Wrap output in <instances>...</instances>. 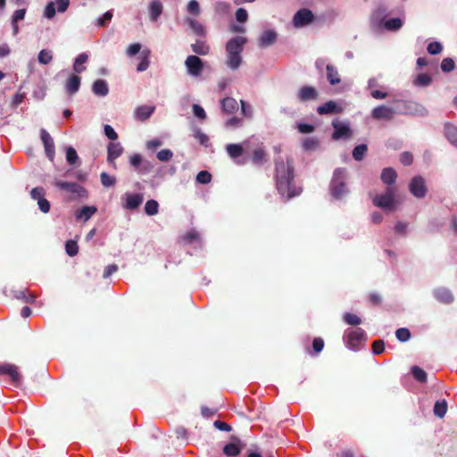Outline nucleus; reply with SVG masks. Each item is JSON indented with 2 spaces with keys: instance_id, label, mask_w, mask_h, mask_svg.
Wrapping results in <instances>:
<instances>
[{
  "instance_id": "nucleus-1",
  "label": "nucleus",
  "mask_w": 457,
  "mask_h": 457,
  "mask_svg": "<svg viewBox=\"0 0 457 457\" xmlns=\"http://www.w3.org/2000/svg\"><path fill=\"white\" fill-rule=\"evenodd\" d=\"M295 168L289 159L284 162L278 159L275 162V180L278 194L289 200L302 193V188L295 184Z\"/></svg>"
},
{
  "instance_id": "nucleus-2",
  "label": "nucleus",
  "mask_w": 457,
  "mask_h": 457,
  "mask_svg": "<svg viewBox=\"0 0 457 457\" xmlns=\"http://www.w3.org/2000/svg\"><path fill=\"white\" fill-rule=\"evenodd\" d=\"M347 170L345 168H337L334 170L332 179L329 185L330 194L333 198L340 200L348 194L346 186Z\"/></svg>"
},
{
  "instance_id": "nucleus-3",
  "label": "nucleus",
  "mask_w": 457,
  "mask_h": 457,
  "mask_svg": "<svg viewBox=\"0 0 457 457\" xmlns=\"http://www.w3.org/2000/svg\"><path fill=\"white\" fill-rule=\"evenodd\" d=\"M372 203L376 207L387 212L395 211L398 201L396 200V188L387 187L383 194L376 195L372 198Z\"/></svg>"
},
{
  "instance_id": "nucleus-4",
  "label": "nucleus",
  "mask_w": 457,
  "mask_h": 457,
  "mask_svg": "<svg viewBox=\"0 0 457 457\" xmlns=\"http://www.w3.org/2000/svg\"><path fill=\"white\" fill-rule=\"evenodd\" d=\"M54 185L60 189L69 193L71 195V200H75L80 197H86L87 195V190L82 186L76 182H65L59 180L56 181Z\"/></svg>"
},
{
  "instance_id": "nucleus-5",
  "label": "nucleus",
  "mask_w": 457,
  "mask_h": 457,
  "mask_svg": "<svg viewBox=\"0 0 457 457\" xmlns=\"http://www.w3.org/2000/svg\"><path fill=\"white\" fill-rule=\"evenodd\" d=\"M0 376L8 377L14 386L21 383V375L18 366L12 363H0Z\"/></svg>"
},
{
  "instance_id": "nucleus-6",
  "label": "nucleus",
  "mask_w": 457,
  "mask_h": 457,
  "mask_svg": "<svg viewBox=\"0 0 457 457\" xmlns=\"http://www.w3.org/2000/svg\"><path fill=\"white\" fill-rule=\"evenodd\" d=\"M313 20V12L307 8H302L295 13L292 22L295 28H303L311 24Z\"/></svg>"
},
{
  "instance_id": "nucleus-7",
  "label": "nucleus",
  "mask_w": 457,
  "mask_h": 457,
  "mask_svg": "<svg viewBox=\"0 0 457 457\" xmlns=\"http://www.w3.org/2000/svg\"><path fill=\"white\" fill-rule=\"evenodd\" d=\"M365 332L361 328L348 330L346 334V345L349 348L356 350L360 343L365 339Z\"/></svg>"
},
{
  "instance_id": "nucleus-8",
  "label": "nucleus",
  "mask_w": 457,
  "mask_h": 457,
  "mask_svg": "<svg viewBox=\"0 0 457 457\" xmlns=\"http://www.w3.org/2000/svg\"><path fill=\"white\" fill-rule=\"evenodd\" d=\"M410 192L417 198H423L427 194L425 180L420 176L414 177L409 184Z\"/></svg>"
},
{
  "instance_id": "nucleus-9",
  "label": "nucleus",
  "mask_w": 457,
  "mask_h": 457,
  "mask_svg": "<svg viewBox=\"0 0 457 457\" xmlns=\"http://www.w3.org/2000/svg\"><path fill=\"white\" fill-rule=\"evenodd\" d=\"M246 39L243 37H235L226 45V50L231 57H239Z\"/></svg>"
},
{
  "instance_id": "nucleus-10",
  "label": "nucleus",
  "mask_w": 457,
  "mask_h": 457,
  "mask_svg": "<svg viewBox=\"0 0 457 457\" xmlns=\"http://www.w3.org/2000/svg\"><path fill=\"white\" fill-rule=\"evenodd\" d=\"M388 15L387 10L384 6L378 7L370 17V23L373 29H381L382 24L386 21Z\"/></svg>"
},
{
  "instance_id": "nucleus-11",
  "label": "nucleus",
  "mask_w": 457,
  "mask_h": 457,
  "mask_svg": "<svg viewBox=\"0 0 457 457\" xmlns=\"http://www.w3.org/2000/svg\"><path fill=\"white\" fill-rule=\"evenodd\" d=\"M40 137L43 142L45 152L50 161H53L55 154L54 140L50 134L44 129L40 131Z\"/></svg>"
},
{
  "instance_id": "nucleus-12",
  "label": "nucleus",
  "mask_w": 457,
  "mask_h": 457,
  "mask_svg": "<svg viewBox=\"0 0 457 457\" xmlns=\"http://www.w3.org/2000/svg\"><path fill=\"white\" fill-rule=\"evenodd\" d=\"M334 132L332 134V138L335 140H338L343 137H351L352 130L348 124L341 123L339 121L332 122Z\"/></svg>"
},
{
  "instance_id": "nucleus-13",
  "label": "nucleus",
  "mask_w": 457,
  "mask_h": 457,
  "mask_svg": "<svg viewBox=\"0 0 457 457\" xmlns=\"http://www.w3.org/2000/svg\"><path fill=\"white\" fill-rule=\"evenodd\" d=\"M277 38L278 33L274 29H266L259 36L258 46L260 47H269L276 42Z\"/></svg>"
},
{
  "instance_id": "nucleus-14",
  "label": "nucleus",
  "mask_w": 457,
  "mask_h": 457,
  "mask_svg": "<svg viewBox=\"0 0 457 457\" xmlns=\"http://www.w3.org/2000/svg\"><path fill=\"white\" fill-rule=\"evenodd\" d=\"M395 112L393 108L386 105L377 106L372 110V117L376 120H391Z\"/></svg>"
},
{
  "instance_id": "nucleus-15",
  "label": "nucleus",
  "mask_w": 457,
  "mask_h": 457,
  "mask_svg": "<svg viewBox=\"0 0 457 457\" xmlns=\"http://www.w3.org/2000/svg\"><path fill=\"white\" fill-rule=\"evenodd\" d=\"M344 108L338 105L335 101H328L324 104L320 105L317 108V112L320 115L325 114H333V113H341L343 112Z\"/></svg>"
},
{
  "instance_id": "nucleus-16",
  "label": "nucleus",
  "mask_w": 457,
  "mask_h": 457,
  "mask_svg": "<svg viewBox=\"0 0 457 457\" xmlns=\"http://www.w3.org/2000/svg\"><path fill=\"white\" fill-rule=\"evenodd\" d=\"M433 295L438 302L445 304L453 303L454 299L453 293L445 287H438L435 289Z\"/></svg>"
},
{
  "instance_id": "nucleus-17",
  "label": "nucleus",
  "mask_w": 457,
  "mask_h": 457,
  "mask_svg": "<svg viewBox=\"0 0 457 457\" xmlns=\"http://www.w3.org/2000/svg\"><path fill=\"white\" fill-rule=\"evenodd\" d=\"M234 442L227 444L223 447V453L228 457H236L240 454L243 445L238 438H234Z\"/></svg>"
},
{
  "instance_id": "nucleus-18",
  "label": "nucleus",
  "mask_w": 457,
  "mask_h": 457,
  "mask_svg": "<svg viewBox=\"0 0 457 457\" xmlns=\"http://www.w3.org/2000/svg\"><path fill=\"white\" fill-rule=\"evenodd\" d=\"M297 97L302 102L314 100L318 97V92L313 87L304 86L299 89Z\"/></svg>"
},
{
  "instance_id": "nucleus-19",
  "label": "nucleus",
  "mask_w": 457,
  "mask_h": 457,
  "mask_svg": "<svg viewBox=\"0 0 457 457\" xmlns=\"http://www.w3.org/2000/svg\"><path fill=\"white\" fill-rule=\"evenodd\" d=\"M123 148L120 143H110L107 147V161L115 165L114 161L121 155Z\"/></svg>"
},
{
  "instance_id": "nucleus-20",
  "label": "nucleus",
  "mask_w": 457,
  "mask_h": 457,
  "mask_svg": "<svg viewBox=\"0 0 457 457\" xmlns=\"http://www.w3.org/2000/svg\"><path fill=\"white\" fill-rule=\"evenodd\" d=\"M186 67L189 74L198 76L204 69L202 59H186Z\"/></svg>"
},
{
  "instance_id": "nucleus-21",
  "label": "nucleus",
  "mask_w": 457,
  "mask_h": 457,
  "mask_svg": "<svg viewBox=\"0 0 457 457\" xmlns=\"http://www.w3.org/2000/svg\"><path fill=\"white\" fill-rule=\"evenodd\" d=\"M143 195L141 194H127L124 208L128 210H135L140 206L143 202Z\"/></svg>"
},
{
  "instance_id": "nucleus-22",
  "label": "nucleus",
  "mask_w": 457,
  "mask_h": 457,
  "mask_svg": "<svg viewBox=\"0 0 457 457\" xmlns=\"http://www.w3.org/2000/svg\"><path fill=\"white\" fill-rule=\"evenodd\" d=\"M163 10V5L160 0H153L148 5V12L152 21H156Z\"/></svg>"
},
{
  "instance_id": "nucleus-23",
  "label": "nucleus",
  "mask_w": 457,
  "mask_h": 457,
  "mask_svg": "<svg viewBox=\"0 0 457 457\" xmlns=\"http://www.w3.org/2000/svg\"><path fill=\"white\" fill-rule=\"evenodd\" d=\"M222 111L228 114H233L238 110V104L233 97H225L220 101Z\"/></svg>"
},
{
  "instance_id": "nucleus-24",
  "label": "nucleus",
  "mask_w": 457,
  "mask_h": 457,
  "mask_svg": "<svg viewBox=\"0 0 457 457\" xmlns=\"http://www.w3.org/2000/svg\"><path fill=\"white\" fill-rule=\"evenodd\" d=\"M444 133L449 142L457 146V127L446 122L444 125Z\"/></svg>"
},
{
  "instance_id": "nucleus-25",
  "label": "nucleus",
  "mask_w": 457,
  "mask_h": 457,
  "mask_svg": "<svg viewBox=\"0 0 457 457\" xmlns=\"http://www.w3.org/2000/svg\"><path fill=\"white\" fill-rule=\"evenodd\" d=\"M397 178V173L393 168H385L381 173V180L383 183L391 187L395 184Z\"/></svg>"
},
{
  "instance_id": "nucleus-26",
  "label": "nucleus",
  "mask_w": 457,
  "mask_h": 457,
  "mask_svg": "<svg viewBox=\"0 0 457 457\" xmlns=\"http://www.w3.org/2000/svg\"><path fill=\"white\" fill-rule=\"evenodd\" d=\"M403 21L401 18H391L384 21L381 29L387 31H397L403 27Z\"/></svg>"
},
{
  "instance_id": "nucleus-27",
  "label": "nucleus",
  "mask_w": 457,
  "mask_h": 457,
  "mask_svg": "<svg viewBox=\"0 0 457 457\" xmlns=\"http://www.w3.org/2000/svg\"><path fill=\"white\" fill-rule=\"evenodd\" d=\"M154 111V107L143 105L137 108L135 112L136 118L141 121L146 120Z\"/></svg>"
},
{
  "instance_id": "nucleus-28",
  "label": "nucleus",
  "mask_w": 457,
  "mask_h": 457,
  "mask_svg": "<svg viewBox=\"0 0 457 457\" xmlns=\"http://www.w3.org/2000/svg\"><path fill=\"white\" fill-rule=\"evenodd\" d=\"M267 161V154L263 148H256L252 154V162L257 166H262Z\"/></svg>"
},
{
  "instance_id": "nucleus-29",
  "label": "nucleus",
  "mask_w": 457,
  "mask_h": 457,
  "mask_svg": "<svg viewBox=\"0 0 457 457\" xmlns=\"http://www.w3.org/2000/svg\"><path fill=\"white\" fill-rule=\"evenodd\" d=\"M80 86V78L78 75H71L66 83V90L73 95L79 91Z\"/></svg>"
},
{
  "instance_id": "nucleus-30",
  "label": "nucleus",
  "mask_w": 457,
  "mask_h": 457,
  "mask_svg": "<svg viewBox=\"0 0 457 457\" xmlns=\"http://www.w3.org/2000/svg\"><path fill=\"white\" fill-rule=\"evenodd\" d=\"M92 90L95 95L100 96H105L109 92L108 86L103 79L96 80L93 84Z\"/></svg>"
},
{
  "instance_id": "nucleus-31",
  "label": "nucleus",
  "mask_w": 457,
  "mask_h": 457,
  "mask_svg": "<svg viewBox=\"0 0 457 457\" xmlns=\"http://www.w3.org/2000/svg\"><path fill=\"white\" fill-rule=\"evenodd\" d=\"M97 209L95 206H84L76 214L77 219H83L84 220H89Z\"/></svg>"
},
{
  "instance_id": "nucleus-32",
  "label": "nucleus",
  "mask_w": 457,
  "mask_h": 457,
  "mask_svg": "<svg viewBox=\"0 0 457 457\" xmlns=\"http://www.w3.org/2000/svg\"><path fill=\"white\" fill-rule=\"evenodd\" d=\"M187 22L195 34L198 36H204L205 34L204 27L196 20L188 17L187 18Z\"/></svg>"
},
{
  "instance_id": "nucleus-33",
  "label": "nucleus",
  "mask_w": 457,
  "mask_h": 457,
  "mask_svg": "<svg viewBox=\"0 0 457 457\" xmlns=\"http://www.w3.org/2000/svg\"><path fill=\"white\" fill-rule=\"evenodd\" d=\"M226 150L228 155L233 159L240 157L244 153V149L239 144H228Z\"/></svg>"
},
{
  "instance_id": "nucleus-34",
  "label": "nucleus",
  "mask_w": 457,
  "mask_h": 457,
  "mask_svg": "<svg viewBox=\"0 0 457 457\" xmlns=\"http://www.w3.org/2000/svg\"><path fill=\"white\" fill-rule=\"evenodd\" d=\"M327 78L331 85L338 84L341 81L337 69L329 64L327 65Z\"/></svg>"
},
{
  "instance_id": "nucleus-35",
  "label": "nucleus",
  "mask_w": 457,
  "mask_h": 457,
  "mask_svg": "<svg viewBox=\"0 0 457 457\" xmlns=\"http://www.w3.org/2000/svg\"><path fill=\"white\" fill-rule=\"evenodd\" d=\"M192 49L199 55H207L209 54V46L204 41H196L192 45Z\"/></svg>"
},
{
  "instance_id": "nucleus-36",
  "label": "nucleus",
  "mask_w": 457,
  "mask_h": 457,
  "mask_svg": "<svg viewBox=\"0 0 457 457\" xmlns=\"http://www.w3.org/2000/svg\"><path fill=\"white\" fill-rule=\"evenodd\" d=\"M368 151V146L365 144L356 145L353 150V157L355 161H361Z\"/></svg>"
},
{
  "instance_id": "nucleus-37",
  "label": "nucleus",
  "mask_w": 457,
  "mask_h": 457,
  "mask_svg": "<svg viewBox=\"0 0 457 457\" xmlns=\"http://www.w3.org/2000/svg\"><path fill=\"white\" fill-rule=\"evenodd\" d=\"M432 79L431 77L427 73H420L414 79V85L419 87H428L430 85Z\"/></svg>"
},
{
  "instance_id": "nucleus-38",
  "label": "nucleus",
  "mask_w": 457,
  "mask_h": 457,
  "mask_svg": "<svg viewBox=\"0 0 457 457\" xmlns=\"http://www.w3.org/2000/svg\"><path fill=\"white\" fill-rule=\"evenodd\" d=\"M411 373L414 378L420 383L427 382L428 375L424 370L420 368L419 366H413L411 368Z\"/></svg>"
},
{
  "instance_id": "nucleus-39",
  "label": "nucleus",
  "mask_w": 457,
  "mask_h": 457,
  "mask_svg": "<svg viewBox=\"0 0 457 457\" xmlns=\"http://www.w3.org/2000/svg\"><path fill=\"white\" fill-rule=\"evenodd\" d=\"M447 411V403L445 400L436 402L434 405V413L439 418H443Z\"/></svg>"
},
{
  "instance_id": "nucleus-40",
  "label": "nucleus",
  "mask_w": 457,
  "mask_h": 457,
  "mask_svg": "<svg viewBox=\"0 0 457 457\" xmlns=\"http://www.w3.org/2000/svg\"><path fill=\"white\" fill-rule=\"evenodd\" d=\"M159 204L155 200H148L145 205V212L147 215L153 216L158 213Z\"/></svg>"
},
{
  "instance_id": "nucleus-41",
  "label": "nucleus",
  "mask_w": 457,
  "mask_h": 457,
  "mask_svg": "<svg viewBox=\"0 0 457 457\" xmlns=\"http://www.w3.org/2000/svg\"><path fill=\"white\" fill-rule=\"evenodd\" d=\"M200 239V235L195 229L187 231L183 237L182 240L185 244H192Z\"/></svg>"
},
{
  "instance_id": "nucleus-42",
  "label": "nucleus",
  "mask_w": 457,
  "mask_h": 457,
  "mask_svg": "<svg viewBox=\"0 0 457 457\" xmlns=\"http://www.w3.org/2000/svg\"><path fill=\"white\" fill-rule=\"evenodd\" d=\"M65 251L71 257L77 255L79 252V245L75 240H68L65 244Z\"/></svg>"
},
{
  "instance_id": "nucleus-43",
  "label": "nucleus",
  "mask_w": 457,
  "mask_h": 457,
  "mask_svg": "<svg viewBox=\"0 0 457 457\" xmlns=\"http://www.w3.org/2000/svg\"><path fill=\"white\" fill-rule=\"evenodd\" d=\"M344 320L348 324L352 326H358L361 323V320L360 317L353 313L346 312L344 315Z\"/></svg>"
},
{
  "instance_id": "nucleus-44",
  "label": "nucleus",
  "mask_w": 457,
  "mask_h": 457,
  "mask_svg": "<svg viewBox=\"0 0 457 457\" xmlns=\"http://www.w3.org/2000/svg\"><path fill=\"white\" fill-rule=\"evenodd\" d=\"M427 50L429 54L436 55L442 52L443 46L441 43H439L437 41L431 42L428 45Z\"/></svg>"
},
{
  "instance_id": "nucleus-45",
  "label": "nucleus",
  "mask_w": 457,
  "mask_h": 457,
  "mask_svg": "<svg viewBox=\"0 0 457 457\" xmlns=\"http://www.w3.org/2000/svg\"><path fill=\"white\" fill-rule=\"evenodd\" d=\"M100 179L102 185L106 187H112L116 183V179L114 177L110 176L106 172L101 173Z\"/></svg>"
},
{
  "instance_id": "nucleus-46",
  "label": "nucleus",
  "mask_w": 457,
  "mask_h": 457,
  "mask_svg": "<svg viewBox=\"0 0 457 457\" xmlns=\"http://www.w3.org/2000/svg\"><path fill=\"white\" fill-rule=\"evenodd\" d=\"M396 338L401 342H406L411 337V332L408 328H401L395 332Z\"/></svg>"
},
{
  "instance_id": "nucleus-47",
  "label": "nucleus",
  "mask_w": 457,
  "mask_h": 457,
  "mask_svg": "<svg viewBox=\"0 0 457 457\" xmlns=\"http://www.w3.org/2000/svg\"><path fill=\"white\" fill-rule=\"evenodd\" d=\"M187 10L189 13L198 16L200 14V5L196 0H190L187 5Z\"/></svg>"
},
{
  "instance_id": "nucleus-48",
  "label": "nucleus",
  "mask_w": 457,
  "mask_h": 457,
  "mask_svg": "<svg viewBox=\"0 0 457 457\" xmlns=\"http://www.w3.org/2000/svg\"><path fill=\"white\" fill-rule=\"evenodd\" d=\"M212 180V174L207 170H201L196 175V181L200 184H208Z\"/></svg>"
},
{
  "instance_id": "nucleus-49",
  "label": "nucleus",
  "mask_w": 457,
  "mask_h": 457,
  "mask_svg": "<svg viewBox=\"0 0 457 457\" xmlns=\"http://www.w3.org/2000/svg\"><path fill=\"white\" fill-rule=\"evenodd\" d=\"M173 156V153L170 149H162L157 153V158L161 162H168Z\"/></svg>"
},
{
  "instance_id": "nucleus-50",
  "label": "nucleus",
  "mask_w": 457,
  "mask_h": 457,
  "mask_svg": "<svg viewBox=\"0 0 457 457\" xmlns=\"http://www.w3.org/2000/svg\"><path fill=\"white\" fill-rule=\"evenodd\" d=\"M45 189L40 187H34L30 192L31 198L37 200V202L39 201V199L45 197Z\"/></svg>"
},
{
  "instance_id": "nucleus-51",
  "label": "nucleus",
  "mask_w": 457,
  "mask_h": 457,
  "mask_svg": "<svg viewBox=\"0 0 457 457\" xmlns=\"http://www.w3.org/2000/svg\"><path fill=\"white\" fill-rule=\"evenodd\" d=\"M78 154L73 147H69L66 152V159L70 164H74L78 160Z\"/></svg>"
},
{
  "instance_id": "nucleus-52",
  "label": "nucleus",
  "mask_w": 457,
  "mask_h": 457,
  "mask_svg": "<svg viewBox=\"0 0 457 457\" xmlns=\"http://www.w3.org/2000/svg\"><path fill=\"white\" fill-rule=\"evenodd\" d=\"M55 12H56V11H55L54 3V2L48 3L44 11L45 17H46L47 19H52L54 17Z\"/></svg>"
},
{
  "instance_id": "nucleus-53",
  "label": "nucleus",
  "mask_w": 457,
  "mask_h": 457,
  "mask_svg": "<svg viewBox=\"0 0 457 457\" xmlns=\"http://www.w3.org/2000/svg\"><path fill=\"white\" fill-rule=\"evenodd\" d=\"M455 67L453 59H443L441 69L445 72L452 71Z\"/></svg>"
},
{
  "instance_id": "nucleus-54",
  "label": "nucleus",
  "mask_w": 457,
  "mask_h": 457,
  "mask_svg": "<svg viewBox=\"0 0 457 457\" xmlns=\"http://www.w3.org/2000/svg\"><path fill=\"white\" fill-rule=\"evenodd\" d=\"M240 104H241V113L247 118H252V116H253L252 106L250 104H246L243 100L240 101Z\"/></svg>"
},
{
  "instance_id": "nucleus-55",
  "label": "nucleus",
  "mask_w": 457,
  "mask_h": 457,
  "mask_svg": "<svg viewBox=\"0 0 457 457\" xmlns=\"http://www.w3.org/2000/svg\"><path fill=\"white\" fill-rule=\"evenodd\" d=\"M400 162L405 166L411 165L413 162L412 154L410 152L402 153L400 155Z\"/></svg>"
},
{
  "instance_id": "nucleus-56",
  "label": "nucleus",
  "mask_w": 457,
  "mask_h": 457,
  "mask_svg": "<svg viewBox=\"0 0 457 457\" xmlns=\"http://www.w3.org/2000/svg\"><path fill=\"white\" fill-rule=\"evenodd\" d=\"M236 19L240 23L245 22L248 19L247 11L244 8H238L236 12Z\"/></svg>"
},
{
  "instance_id": "nucleus-57",
  "label": "nucleus",
  "mask_w": 457,
  "mask_h": 457,
  "mask_svg": "<svg viewBox=\"0 0 457 457\" xmlns=\"http://www.w3.org/2000/svg\"><path fill=\"white\" fill-rule=\"evenodd\" d=\"M385 350V343L383 340H376L372 343V351L375 354H380Z\"/></svg>"
},
{
  "instance_id": "nucleus-58",
  "label": "nucleus",
  "mask_w": 457,
  "mask_h": 457,
  "mask_svg": "<svg viewBox=\"0 0 457 457\" xmlns=\"http://www.w3.org/2000/svg\"><path fill=\"white\" fill-rule=\"evenodd\" d=\"M129 162H130V164L136 169V170L137 171V170L140 168L142 162H143V159H142V156L138 154H133L130 159H129Z\"/></svg>"
},
{
  "instance_id": "nucleus-59",
  "label": "nucleus",
  "mask_w": 457,
  "mask_h": 457,
  "mask_svg": "<svg viewBox=\"0 0 457 457\" xmlns=\"http://www.w3.org/2000/svg\"><path fill=\"white\" fill-rule=\"evenodd\" d=\"M140 49H141V44L134 43V44H131L129 46V47L126 50V54L129 56H134L139 53Z\"/></svg>"
},
{
  "instance_id": "nucleus-60",
  "label": "nucleus",
  "mask_w": 457,
  "mask_h": 457,
  "mask_svg": "<svg viewBox=\"0 0 457 457\" xmlns=\"http://www.w3.org/2000/svg\"><path fill=\"white\" fill-rule=\"evenodd\" d=\"M312 348L315 353H319L324 348V341L321 337H315L312 342Z\"/></svg>"
},
{
  "instance_id": "nucleus-61",
  "label": "nucleus",
  "mask_w": 457,
  "mask_h": 457,
  "mask_svg": "<svg viewBox=\"0 0 457 457\" xmlns=\"http://www.w3.org/2000/svg\"><path fill=\"white\" fill-rule=\"evenodd\" d=\"M37 204L42 212H44V213L49 212L51 205L47 199H46L45 197L39 199V201L37 202Z\"/></svg>"
},
{
  "instance_id": "nucleus-62",
  "label": "nucleus",
  "mask_w": 457,
  "mask_h": 457,
  "mask_svg": "<svg viewBox=\"0 0 457 457\" xmlns=\"http://www.w3.org/2000/svg\"><path fill=\"white\" fill-rule=\"evenodd\" d=\"M104 131L105 136L111 140H116L118 138V134L110 125H104Z\"/></svg>"
},
{
  "instance_id": "nucleus-63",
  "label": "nucleus",
  "mask_w": 457,
  "mask_h": 457,
  "mask_svg": "<svg viewBox=\"0 0 457 457\" xmlns=\"http://www.w3.org/2000/svg\"><path fill=\"white\" fill-rule=\"evenodd\" d=\"M26 13L25 9H18L14 12L12 18V24L17 23L19 21H21L24 19Z\"/></svg>"
},
{
  "instance_id": "nucleus-64",
  "label": "nucleus",
  "mask_w": 457,
  "mask_h": 457,
  "mask_svg": "<svg viewBox=\"0 0 457 457\" xmlns=\"http://www.w3.org/2000/svg\"><path fill=\"white\" fill-rule=\"evenodd\" d=\"M193 112H194V114L201 119V120H204L206 118V113H205V111L204 110V108L202 106H200L199 104H194L193 105Z\"/></svg>"
}]
</instances>
